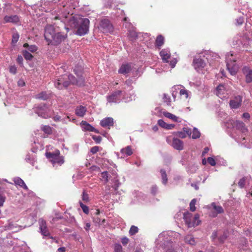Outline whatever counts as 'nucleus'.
Wrapping results in <instances>:
<instances>
[{"label": "nucleus", "mask_w": 252, "mask_h": 252, "mask_svg": "<svg viewBox=\"0 0 252 252\" xmlns=\"http://www.w3.org/2000/svg\"><path fill=\"white\" fill-rule=\"evenodd\" d=\"M74 72L77 75L78 79H76L73 75L64 74L57 79L55 82V87L58 89H63L68 86L70 83L76 84L79 86L83 85L84 79L82 76V68L81 66H76L74 69Z\"/></svg>", "instance_id": "nucleus-1"}, {"label": "nucleus", "mask_w": 252, "mask_h": 252, "mask_svg": "<svg viewBox=\"0 0 252 252\" xmlns=\"http://www.w3.org/2000/svg\"><path fill=\"white\" fill-rule=\"evenodd\" d=\"M98 149L97 146L93 147L91 149V152L93 154H95L98 151Z\"/></svg>", "instance_id": "nucleus-62"}, {"label": "nucleus", "mask_w": 252, "mask_h": 252, "mask_svg": "<svg viewBox=\"0 0 252 252\" xmlns=\"http://www.w3.org/2000/svg\"><path fill=\"white\" fill-rule=\"evenodd\" d=\"M243 72L246 76V81L247 83H250L252 81V70L248 67L245 66L243 68Z\"/></svg>", "instance_id": "nucleus-24"}, {"label": "nucleus", "mask_w": 252, "mask_h": 252, "mask_svg": "<svg viewBox=\"0 0 252 252\" xmlns=\"http://www.w3.org/2000/svg\"><path fill=\"white\" fill-rule=\"evenodd\" d=\"M178 136L181 138H185L187 137V134L183 131H180L178 132Z\"/></svg>", "instance_id": "nucleus-60"}, {"label": "nucleus", "mask_w": 252, "mask_h": 252, "mask_svg": "<svg viewBox=\"0 0 252 252\" xmlns=\"http://www.w3.org/2000/svg\"><path fill=\"white\" fill-rule=\"evenodd\" d=\"M226 125L228 128L232 127L234 129H236L242 132L241 136L239 135L233 136L234 138H235L238 142H242V141L245 140V133L247 132L248 129L244 123L240 121L229 120L226 122Z\"/></svg>", "instance_id": "nucleus-6"}, {"label": "nucleus", "mask_w": 252, "mask_h": 252, "mask_svg": "<svg viewBox=\"0 0 252 252\" xmlns=\"http://www.w3.org/2000/svg\"><path fill=\"white\" fill-rule=\"evenodd\" d=\"M160 172L161 173L162 183L163 185H165L167 183L168 181L166 172L163 169H161Z\"/></svg>", "instance_id": "nucleus-35"}, {"label": "nucleus", "mask_w": 252, "mask_h": 252, "mask_svg": "<svg viewBox=\"0 0 252 252\" xmlns=\"http://www.w3.org/2000/svg\"><path fill=\"white\" fill-rule=\"evenodd\" d=\"M183 131L185 132L187 134V136H190L191 134V130L189 128L184 127L183 128Z\"/></svg>", "instance_id": "nucleus-59"}, {"label": "nucleus", "mask_w": 252, "mask_h": 252, "mask_svg": "<svg viewBox=\"0 0 252 252\" xmlns=\"http://www.w3.org/2000/svg\"><path fill=\"white\" fill-rule=\"evenodd\" d=\"M138 228L137 226L134 225H132L131 226L130 230L129 231V233L131 235H134L136 233L138 232Z\"/></svg>", "instance_id": "nucleus-46"}, {"label": "nucleus", "mask_w": 252, "mask_h": 252, "mask_svg": "<svg viewBox=\"0 0 252 252\" xmlns=\"http://www.w3.org/2000/svg\"><path fill=\"white\" fill-rule=\"evenodd\" d=\"M82 198V200L84 201H85V202L89 201V196H88V195L85 191H84L83 192Z\"/></svg>", "instance_id": "nucleus-55"}, {"label": "nucleus", "mask_w": 252, "mask_h": 252, "mask_svg": "<svg viewBox=\"0 0 252 252\" xmlns=\"http://www.w3.org/2000/svg\"><path fill=\"white\" fill-rule=\"evenodd\" d=\"M5 227L6 229L12 230L13 232H17L25 228V226L23 227L12 220L10 221Z\"/></svg>", "instance_id": "nucleus-20"}, {"label": "nucleus", "mask_w": 252, "mask_h": 252, "mask_svg": "<svg viewBox=\"0 0 252 252\" xmlns=\"http://www.w3.org/2000/svg\"><path fill=\"white\" fill-rule=\"evenodd\" d=\"M4 23H12L13 24H17L19 22V18L17 15H6L4 18Z\"/></svg>", "instance_id": "nucleus-22"}, {"label": "nucleus", "mask_w": 252, "mask_h": 252, "mask_svg": "<svg viewBox=\"0 0 252 252\" xmlns=\"http://www.w3.org/2000/svg\"><path fill=\"white\" fill-rule=\"evenodd\" d=\"M164 37L161 35L157 36L156 40V46L159 48L164 44Z\"/></svg>", "instance_id": "nucleus-34"}, {"label": "nucleus", "mask_w": 252, "mask_h": 252, "mask_svg": "<svg viewBox=\"0 0 252 252\" xmlns=\"http://www.w3.org/2000/svg\"><path fill=\"white\" fill-rule=\"evenodd\" d=\"M100 27L103 32H110L112 31L113 29L112 25L109 20L106 19L101 21Z\"/></svg>", "instance_id": "nucleus-17"}, {"label": "nucleus", "mask_w": 252, "mask_h": 252, "mask_svg": "<svg viewBox=\"0 0 252 252\" xmlns=\"http://www.w3.org/2000/svg\"><path fill=\"white\" fill-rule=\"evenodd\" d=\"M79 204H80V206L81 207L83 212L86 214H88L89 213L88 207L86 205L83 204L81 202H80Z\"/></svg>", "instance_id": "nucleus-51"}, {"label": "nucleus", "mask_w": 252, "mask_h": 252, "mask_svg": "<svg viewBox=\"0 0 252 252\" xmlns=\"http://www.w3.org/2000/svg\"><path fill=\"white\" fill-rule=\"evenodd\" d=\"M163 98L164 99V101L166 102L167 105H170L171 100L170 97L168 95L164 94Z\"/></svg>", "instance_id": "nucleus-52"}, {"label": "nucleus", "mask_w": 252, "mask_h": 252, "mask_svg": "<svg viewBox=\"0 0 252 252\" xmlns=\"http://www.w3.org/2000/svg\"><path fill=\"white\" fill-rule=\"evenodd\" d=\"M87 108L82 105L77 106L75 109V114L80 117H83L86 114Z\"/></svg>", "instance_id": "nucleus-27"}, {"label": "nucleus", "mask_w": 252, "mask_h": 252, "mask_svg": "<svg viewBox=\"0 0 252 252\" xmlns=\"http://www.w3.org/2000/svg\"><path fill=\"white\" fill-rule=\"evenodd\" d=\"M158 191V187L156 186H153L151 188V192L153 194H156Z\"/></svg>", "instance_id": "nucleus-61"}, {"label": "nucleus", "mask_w": 252, "mask_h": 252, "mask_svg": "<svg viewBox=\"0 0 252 252\" xmlns=\"http://www.w3.org/2000/svg\"><path fill=\"white\" fill-rule=\"evenodd\" d=\"M13 181L16 185H18L25 189H28L27 186H26L23 180L21 179L20 178L15 177L13 179Z\"/></svg>", "instance_id": "nucleus-30"}, {"label": "nucleus", "mask_w": 252, "mask_h": 252, "mask_svg": "<svg viewBox=\"0 0 252 252\" xmlns=\"http://www.w3.org/2000/svg\"><path fill=\"white\" fill-rule=\"evenodd\" d=\"M242 102V97L237 95L230 101L229 105L232 109H237L241 106Z\"/></svg>", "instance_id": "nucleus-18"}, {"label": "nucleus", "mask_w": 252, "mask_h": 252, "mask_svg": "<svg viewBox=\"0 0 252 252\" xmlns=\"http://www.w3.org/2000/svg\"><path fill=\"white\" fill-rule=\"evenodd\" d=\"M27 162L31 163L32 166L34 165L35 159L33 157H31L30 155H27L25 158Z\"/></svg>", "instance_id": "nucleus-47"}, {"label": "nucleus", "mask_w": 252, "mask_h": 252, "mask_svg": "<svg viewBox=\"0 0 252 252\" xmlns=\"http://www.w3.org/2000/svg\"><path fill=\"white\" fill-rule=\"evenodd\" d=\"M131 84V81L130 80H126V81L125 85L127 86V87H126V86H125L124 88H126V90L125 91H126V93H127V91L129 92V91L132 90V88L130 86ZM126 94L127 95V94Z\"/></svg>", "instance_id": "nucleus-49"}, {"label": "nucleus", "mask_w": 252, "mask_h": 252, "mask_svg": "<svg viewBox=\"0 0 252 252\" xmlns=\"http://www.w3.org/2000/svg\"><path fill=\"white\" fill-rule=\"evenodd\" d=\"M131 70V66L129 64H123L119 69V73L126 74L129 72Z\"/></svg>", "instance_id": "nucleus-29"}, {"label": "nucleus", "mask_w": 252, "mask_h": 252, "mask_svg": "<svg viewBox=\"0 0 252 252\" xmlns=\"http://www.w3.org/2000/svg\"><path fill=\"white\" fill-rule=\"evenodd\" d=\"M132 150L130 146H127L121 150L120 153H117V156L120 158H124L132 154Z\"/></svg>", "instance_id": "nucleus-19"}, {"label": "nucleus", "mask_w": 252, "mask_h": 252, "mask_svg": "<svg viewBox=\"0 0 252 252\" xmlns=\"http://www.w3.org/2000/svg\"><path fill=\"white\" fill-rule=\"evenodd\" d=\"M158 125L161 127L167 129H171L174 127V125L171 124H167L161 119L159 120L158 122Z\"/></svg>", "instance_id": "nucleus-32"}, {"label": "nucleus", "mask_w": 252, "mask_h": 252, "mask_svg": "<svg viewBox=\"0 0 252 252\" xmlns=\"http://www.w3.org/2000/svg\"><path fill=\"white\" fill-rule=\"evenodd\" d=\"M207 161L211 166H215L216 165V161L213 158H208Z\"/></svg>", "instance_id": "nucleus-53"}, {"label": "nucleus", "mask_w": 252, "mask_h": 252, "mask_svg": "<svg viewBox=\"0 0 252 252\" xmlns=\"http://www.w3.org/2000/svg\"><path fill=\"white\" fill-rule=\"evenodd\" d=\"M71 28L77 29L76 34L80 36L86 34L89 31L90 21L87 18L80 16L70 15L67 23Z\"/></svg>", "instance_id": "nucleus-2"}, {"label": "nucleus", "mask_w": 252, "mask_h": 252, "mask_svg": "<svg viewBox=\"0 0 252 252\" xmlns=\"http://www.w3.org/2000/svg\"><path fill=\"white\" fill-rule=\"evenodd\" d=\"M184 219L189 227H195L199 225L200 222L198 215L196 214L193 216L192 214L188 212L184 213Z\"/></svg>", "instance_id": "nucleus-9"}, {"label": "nucleus", "mask_w": 252, "mask_h": 252, "mask_svg": "<svg viewBox=\"0 0 252 252\" xmlns=\"http://www.w3.org/2000/svg\"><path fill=\"white\" fill-rule=\"evenodd\" d=\"M93 139L96 142V143H99L100 142L101 140V137L100 136H93Z\"/></svg>", "instance_id": "nucleus-64"}, {"label": "nucleus", "mask_w": 252, "mask_h": 252, "mask_svg": "<svg viewBox=\"0 0 252 252\" xmlns=\"http://www.w3.org/2000/svg\"><path fill=\"white\" fill-rule=\"evenodd\" d=\"M35 113L39 116L44 118H47L50 117L49 110L45 105H41L37 107L35 110Z\"/></svg>", "instance_id": "nucleus-13"}, {"label": "nucleus", "mask_w": 252, "mask_h": 252, "mask_svg": "<svg viewBox=\"0 0 252 252\" xmlns=\"http://www.w3.org/2000/svg\"><path fill=\"white\" fill-rule=\"evenodd\" d=\"M212 206L218 213L220 214L223 212V209L220 206L216 205L214 203L212 204Z\"/></svg>", "instance_id": "nucleus-42"}, {"label": "nucleus", "mask_w": 252, "mask_h": 252, "mask_svg": "<svg viewBox=\"0 0 252 252\" xmlns=\"http://www.w3.org/2000/svg\"><path fill=\"white\" fill-rule=\"evenodd\" d=\"M185 242L190 245H195L196 242L195 238L191 235H188L185 237Z\"/></svg>", "instance_id": "nucleus-31"}, {"label": "nucleus", "mask_w": 252, "mask_h": 252, "mask_svg": "<svg viewBox=\"0 0 252 252\" xmlns=\"http://www.w3.org/2000/svg\"><path fill=\"white\" fill-rule=\"evenodd\" d=\"M44 37L48 44L57 45L63 41L66 36L63 34L59 27L48 25L45 29Z\"/></svg>", "instance_id": "nucleus-3"}, {"label": "nucleus", "mask_w": 252, "mask_h": 252, "mask_svg": "<svg viewBox=\"0 0 252 252\" xmlns=\"http://www.w3.org/2000/svg\"><path fill=\"white\" fill-rule=\"evenodd\" d=\"M23 46L25 48H28V50L32 53L35 52L37 50V47L35 45H29L28 43H25Z\"/></svg>", "instance_id": "nucleus-37"}, {"label": "nucleus", "mask_w": 252, "mask_h": 252, "mask_svg": "<svg viewBox=\"0 0 252 252\" xmlns=\"http://www.w3.org/2000/svg\"><path fill=\"white\" fill-rule=\"evenodd\" d=\"M193 65L194 69L197 71L199 72L204 68L206 63L202 59L195 58L193 61Z\"/></svg>", "instance_id": "nucleus-16"}, {"label": "nucleus", "mask_w": 252, "mask_h": 252, "mask_svg": "<svg viewBox=\"0 0 252 252\" xmlns=\"http://www.w3.org/2000/svg\"><path fill=\"white\" fill-rule=\"evenodd\" d=\"M46 156L49 159L54 167L61 166L64 162V157L60 156V152L59 150H57L54 153L47 152Z\"/></svg>", "instance_id": "nucleus-7"}, {"label": "nucleus", "mask_w": 252, "mask_h": 252, "mask_svg": "<svg viewBox=\"0 0 252 252\" xmlns=\"http://www.w3.org/2000/svg\"><path fill=\"white\" fill-rule=\"evenodd\" d=\"M42 130L46 133L50 134L52 132L51 127L49 126H44L41 127Z\"/></svg>", "instance_id": "nucleus-43"}, {"label": "nucleus", "mask_w": 252, "mask_h": 252, "mask_svg": "<svg viewBox=\"0 0 252 252\" xmlns=\"http://www.w3.org/2000/svg\"><path fill=\"white\" fill-rule=\"evenodd\" d=\"M244 21V18L243 17H240L236 19V22L238 25H242Z\"/></svg>", "instance_id": "nucleus-58"}, {"label": "nucleus", "mask_w": 252, "mask_h": 252, "mask_svg": "<svg viewBox=\"0 0 252 252\" xmlns=\"http://www.w3.org/2000/svg\"><path fill=\"white\" fill-rule=\"evenodd\" d=\"M114 252H123L122 247L120 244H116L114 246Z\"/></svg>", "instance_id": "nucleus-50"}, {"label": "nucleus", "mask_w": 252, "mask_h": 252, "mask_svg": "<svg viewBox=\"0 0 252 252\" xmlns=\"http://www.w3.org/2000/svg\"><path fill=\"white\" fill-rule=\"evenodd\" d=\"M23 59L22 57L21 56H18L17 58V63L19 64L22 65L23 64Z\"/></svg>", "instance_id": "nucleus-63"}, {"label": "nucleus", "mask_w": 252, "mask_h": 252, "mask_svg": "<svg viewBox=\"0 0 252 252\" xmlns=\"http://www.w3.org/2000/svg\"><path fill=\"white\" fill-rule=\"evenodd\" d=\"M126 88H123L122 90H117L107 96L108 102L110 103H119L122 100H124L126 102L132 100L134 98L133 94L130 93V96H128L126 92Z\"/></svg>", "instance_id": "nucleus-5"}, {"label": "nucleus", "mask_w": 252, "mask_h": 252, "mask_svg": "<svg viewBox=\"0 0 252 252\" xmlns=\"http://www.w3.org/2000/svg\"><path fill=\"white\" fill-rule=\"evenodd\" d=\"M81 126L84 130L94 131L95 133L98 132V131L96 129H95V128H94L92 126L90 125L86 121H82V122L81 123Z\"/></svg>", "instance_id": "nucleus-25"}, {"label": "nucleus", "mask_w": 252, "mask_h": 252, "mask_svg": "<svg viewBox=\"0 0 252 252\" xmlns=\"http://www.w3.org/2000/svg\"><path fill=\"white\" fill-rule=\"evenodd\" d=\"M39 224V229L42 235L44 237H48L49 238L53 239V237L50 236V233L47 227L46 221L43 219H40Z\"/></svg>", "instance_id": "nucleus-14"}, {"label": "nucleus", "mask_w": 252, "mask_h": 252, "mask_svg": "<svg viewBox=\"0 0 252 252\" xmlns=\"http://www.w3.org/2000/svg\"><path fill=\"white\" fill-rule=\"evenodd\" d=\"M245 184V179L244 178L241 179L238 182V185L241 188H242L244 187Z\"/></svg>", "instance_id": "nucleus-56"}, {"label": "nucleus", "mask_w": 252, "mask_h": 252, "mask_svg": "<svg viewBox=\"0 0 252 252\" xmlns=\"http://www.w3.org/2000/svg\"><path fill=\"white\" fill-rule=\"evenodd\" d=\"M9 71L10 73L15 74L17 71V68L15 65L10 66L9 67Z\"/></svg>", "instance_id": "nucleus-57"}, {"label": "nucleus", "mask_w": 252, "mask_h": 252, "mask_svg": "<svg viewBox=\"0 0 252 252\" xmlns=\"http://www.w3.org/2000/svg\"><path fill=\"white\" fill-rule=\"evenodd\" d=\"M19 35L17 33L13 34V35L12 36V42L13 43L17 42L19 39Z\"/></svg>", "instance_id": "nucleus-54"}, {"label": "nucleus", "mask_w": 252, "mask_h": 252, "mask_svg": "<svg viewBox=\"0 0 252 252\" xmlns=\"http://www.w3.org/2000/svg\"><path fill=\"white\" fill-rule=\"evenodd\" d=\"M23 56L27 60H31L33 58V56L27 50L23 52Z\"/></svg>", "instance_id": "nucleus-44"}, {"label": "nucleus", "mask_w": 252, "mask_h": 252, "mask_svg": "<svg viewBox=\"0 0 252 252\" xmlns=\"http://www.w3.org/2000/svg\"><path fill=\"white\" fill-rule=\"evenodd\" d=\"M228 236V232L227 231H224L223 232V234H222V232L221 231H217L214 232L212 234V237L213 239H215L216 238H218L219 241L220 242H223L224 240L226 239Z\"/></svg>", "instance_id": "nucleus-21"}, {"label": "nucleus", "mask_w": 252, "mask_h": 252, "mask_svg": "<svg viewBox=\"0 0 252 252\" xmlns=\"http://www.w3.org/2000/svg\"><path fill=\"white\" fill-rule=\"evenodd\" d=\"M101 180L102 181H104L105 182H107L109 180V176L107 172H103L101 174Z\"/></svg>", "instance_id": "nucleus-45"}, {"label": "nucleus", "mask_w": 252, "mask_h": 252, "mask_svg": "<svg viewBox=\"0 0 252 252\" xmlns=\"http://www.w3.org/2000/svg\"><path fill=\"white\" fill-rule=\"evenodd\" d=\"M100 124L102 127L109 128L114 124L113 119L110 117L105 118L100 121Z\"/></svg>", "instance_id": "nucleus-23"}, {"label": "nucleus", "mask_w": 252, "mask_h": 252, "mask_svg": "<svg viewBox=\"0 0 252 252\" xmlns=\"http://www.w3.org/2000/svg\"><path fill=\"white\" fill-rule=\"evenodd\" d=\"M181 87H182V86H180V85H176L171 88V93L172 97H173L174 100L175 99V98L177 96L178 91H180V89Z\"/></svg>", "instance_id": "nucleus-33"}, {"label": "nucleus", "mask_w": 252, "mask_h": 252, "mask_svg": "<svg viewBox=\"0 0 252 252\" xmlns=\"http://www.w3.org/2000/svg\"><path fill=\"white\" fill-rule=\"evenodd\" d=\"M163 115L164 117L169 118L175 122H181V119L176 116L168 112H163Z\"/></svg>", "instance_id": "nucleus-28"}, {"label": "nucleus", "mask_w": 252, "mask_h": 252, "mask_svg": "<svg viewBox=\"0 0 252 252\" xmlns=\"http://www.w3.org/2000/svg\"><path fill=\"white\" fill-rule=\"evenodd\" d=\"M60 8H61V7H63V9L61 10V12H60V14H58V16L56 17V18H59V16H61L62 18H63L64 22L67 23V20L70 18V15H72V14H70V12H69L66 8V2L64 3V1L62 2V3L60 4Z\"/></svg>", "instance_id": "nucleus-12"}, {"label": "nucleus", "mask_w": 252, "mask_h": 252, "mask_svg": "<svg viewBox=\"0 0 252 252\" xmlns=\"http://www.w3.org/2000/svg\"><path fill=\"white\" fill-rule=\"evenodd\" d=\"M128 36L131 40H134L137 37V34L135 30H129L128 31Z\"/></svg>", "instance_id": "nucleus-41"}, {"label": "nucleus", "mask_w": 252, "mask_h": 252, "mask_svg": "<svg viewBox=\"0 0 252 252\" xmlns=\"http://www.w3.org/2000/svg\"><path fill=\"white\" fill-rule=\"evenodd\" d=\"M233 54L230 52L226 55V62L227 69L232 75H235L238 70V65L233 58Z\"/></svg>", "instance_id": "nucleus-8"}, {"label": "nucleus", "mask_w": 252, "mask_h": 252, "mask_svg": "<svg viewBox=\"0 0 252 252\" xmlns=\"http://www.w3.org/2000/svg\"><path fill=\"white\" fill-rule=\"evenodd\" d=\"M192 135L191 136V137L192 139H197L200 137V132L198 130L197 128L194 127L192 131Z\"/></svg>", "instance_id": "nucleus-40"}, {"label": "nucleus", "mask_w": 252, "mask_h": 252, "mask_svg": "<svg viewBox=\"0 0 252 252\" xmlns=\"http://www.w3.org/2000/svg\"><path fill=\"white\" fill-rule=\"evenodd\" d=\"M172 232H162L158 236L157 242L158 244L162 245L166 252H177V246L172 241Z\"/></svg>", "instance_id": "nucleus-4"}, {"label": "nucleus", "mask_w": 252, "mask_h": 252, "mask_svg": "<svg viewBox=\"0 0 252 252\" xmlns=\"http://www.w3.org/2000/svg\"><path fill=\"white\" fill-rule=\"evenodd\" d=\"M35 98L39 99L46 100L48 98V95L45 92H42L35 95Z\"/></svg>", "instance_id": "nucleus-36"}, {"label": "nucleus", "mask_w": 252, "mask_h": 252, "mask_svg": "<svg viewBox=\"0 0 252 252\" xmlns=\"http://www.w3.org/2000/svg\"><path fill=\"white\" fill-rule=\"evenodd\" d=\"M166 141L177 150L181 151L184 148V142L177 138L168 137L166 139Z\"/></svg>", "instance_id": "nucleus-10"}, {"label": "nucleus", "mask_w": 252, "mask_h": 252, "mask_svg": "<svg viewBox=\"0 0 252 252\" xmlns=\"http://www.w3.org/2000/svg\"><path fill=\"white\" fill-rule=\"evenodd\" d=\"M196 202V199H193L190 202V204H189L190 210L192 212H194L196 208L195 207V204Z\"/></svg>", "instance_id": "nucleus-48"}, {"label": "nucleus", "mask_w": 252, "mask_h": 252, "mask_svg": "<svg viewBox=\"0 0 252 252\" xmlns=\"http://www.w3.org/2000/svg\"><path fill=\"white\" fill-rule=\"evenodd\" d=\"M94 222L95 224L99 226L104 225L105 222V220H101L98 217H95L94 218Z\"/></svg>", "instance_id": "nucleus-38"}, {"label": "nucleus", "mask_w": 252, "mask_h": 252, "mask_svg": "<svg viewBox=\"0 0 252 252\" xmlns=\"http://www.w3.org/2000/svg\"><path fill=\"white\" fill-rule=\"evenodd\" d=\"M200 57L205 58L211 64L212 63L211 60L218 59L219 56L217 53L213 52L212 51H206L204 53H202Z\"/></svg>", "instance_id": "nucleus-15"}, {"label": "nucleus", "mask_w": 252, "mask_h": 252, "mask_svg": "<svg viewBox=\"0 0 252 252\" xmlns=\"http://www.w3.org/2000/svg\"><path fill=\"white\" fill-rule=\"evenodd\" d=\"M160 56L164 62H168L171 56L170 51L167 49H162L160 52Z\"/></svg>", "instance_id": "nucleus-26"}, {"label": "nucleus", "mask_w": 252, "mask_h": 252, "mask_svg": "<svg viewBox=\"0 0 252 252\" xmlns=\"http://www.w3.org/2000/svg\"><path fill=\"white\" fill-rule=\"evenodd\" d=\"M230 93L228 87L224 84H220L217 88L216 94L221 98H227Z\"/></svg>", "instance_id": "nucleus-11"}, {"label": "nucleus", "mask_w": 252, "mask_h": 252, "mask_svg": "<svg viewBox=\"0 0 252 252\" xmlns=\"http://www.w3.org/2000/svg\"><path fill=\"white\" fill-rule=\"evenodd\" d=\"M190 92L186 89H180V94L181 96H184L185 98H188L189 95L190 94Z\"/></svg>", "instance_id": "nucleus-39"}]
</instances>
